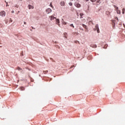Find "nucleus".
I'll use <instances>...</instances> for the list:
<instances>
[{
  "label": "nucleus",
  "instance_id": "20",
  "mask_svg": "<svg viewBox=\"0 0 125 125\" xmlns=\"http://www.w3.org/2000/svg\"><path fill=\"white\" fill-rule=\"evenodd\" d=\"M69 6H72V3H71V2H70L69 3Z\"/></svg>",
  "mask_w": 125,
  "mask_h": 125
},
{
  "label": "nucleus",
  "instance_id": "24",
  "mask_svg": "<svg viewBox=\"0 0 125 125\" xmlns=\"http://www.w3.org/2000/svg\"><path fill=\"white\" fill-rule=\"evenodd\" d=\"M50 6L52 7V3L50 4Z\"/></svg>",
  "mask_w": 125,
  "mask_h": 125
},
{
  "label": "nucleus",
  "instance_id": "4",
  "mask_svg": "<svg viewBox=\"0 0 125 125\" xmlns=\"http://www.w3.org/2000/svg\"><path fill=\"white\" fill-rule=\"evenodd\" d=\"M49 18H50V20H51V21H53V20H54V19H56V18L54 17L53 16H50Z\"/></svg>",
  "mask_w": 125,
  "mask_h": 125
},
{
  "label": "nucleus",
  "instance_id": "21",
  "mask_svg": "<svg viewBox=\"0 0 125 125\" xmlns=\"http://www.w3.org/2000/svg\"><path fill=\"white\" fill-rule=\"evenodd\" d=\"M62 24H63L64 25H66V22L64 21L63 22H62Z\"/></svg>",
  "mask_w": 125,
  "mask_h": 125
},
{
  "label": "nucleus",
  "instance_id": "23",
  "mask_svg": "<svg viewBox=\"0 0 125 125\" xmlns=\"http://www.w3.org/2000/svg\"><path fill=\"white\" fill-rule=\"evenodd\" d=\"M99 1H101V0H98L97 2H99Z\"/></svg>",
  "mask_w": 125,
  "mask_h": 125
},
{
  "label": "nucleus",
  "instance_id": "6",
  "mask_svg": "<svg viewBox=\"0 0 125 125\" xmlns=\"http://www.w3.org/2000/svg\"><path fill=\"white\" fill-rule=\"evenodd\" d=\"M52 11V10H51V9L49 8L48 9H46V13L49 14L51 13V12Z\"/></svg>",
  "mask_w": 125,
  "mask_h": 125
},
{
  "label": "nucleus",
  "instance_id": "18",
  "mask_svg": "<svg viewBox=\"0 0 125 125\" xmlns=\"http://www.w3.org/2000/svg\"><path fill=\"white\" fill-rule=\"evenodd\" d=\"M91 1H92V2H94L96 1V0H91Z\"/></svg>",
  "mask_w": 125,
  "mask_h": 125
},
{
  "label": "nucleus",
  "instance_id": "17",
  "mask_svg": "<svg viewBox=\"0 0 125 125\" xmlns=\"http://www.w3.org/2000/svg\"><path fill=\"white\" fill-rule=\"evenodd\" d=\"M82 16H83V14L80 13V17H81L80 18H82Z\"/></svg>",
  "mask_w": 125,
  "mask_h": 125
},
{
  "label": "nucleus",
  "instance_id": "12",
  "mask_svg": "<svg viewBox=\"0 0 125 125\" xmlns=\"http://www.w3.org/2000/svg\"><path fill=\"white\" fill-rule=\"evenodd\" d=\"M82 27L84 28V29H86V25H85L84 24H82Z\"/></svg>",
  "mask_w": 125,
  "mask_h": 125
},
{
  "label": "nucleus",
  "instance_id": "5",
  "mask_svg": "<svg viewBox=\"0 0 125 125\" xmlns=\"http://www.w3.org/2000/svg\"><path fill=\"white\" fill-rule=\"evenodd\" d=\"M113 7L114 8V10H119V8L117 5H113Z\"/></svg>",
  "mask_w": 125,
  "mask_h": 125
},
{
  "label": "nucleus",
  "instance_id": "30",
  "mask_svg": "<svg viewBox=\"0 0 125 125\" xmlns=\"http://www.w3.org/2000/svg\"><path fill=\"white\" fill-rule=\"evenodd\" d=\"M31 28H33V29H34V27H31Z\"/></svg>",
  "mask_w": 125,
  "mask_h": 125
},
{
  "label": "nucleus",
  "instance_id": "32",
  "mask_svg": "<svg viewBox=\"0 0 125 125\" xmlns=\"http://www.w3.org/2000/svg\"><path fill=\"white\" fill-rule=\"evenodd\" d=\"M66 34V33H64V35H65Z\"/></svg>",
  "mask_w": 125,
  "mask_h": 125
},
{
  "label": "nucleus",
  "instance_id": "15",
  "mask_svg": "<svg viewBox=\"0 0 125 125\" xmlns=\"http://www.w3.org/2000/svg\"><path fill=\"white\" fill-rule=\"evenodd\" d=\"M125 12V8L122 9V14H124Z\"/></svg>",
  "mask_w": 125,
  "mask_h": 125
},
{
  "label": "nucleus",
  "instance_id": "25",
  "mask_svg": "<svg viewBox=\"0 0 125 125\" xmlns=\"http://www.w3.org/2000/svg\"><path fill=\"white\" fill-rule=\"evenodd\" d=\"M24 24L26 25V22L24 21Z\"/></svg>",
  "mask_w": 125,
  "mask_h": 125
},
{
  "label": "nucleus",
  "instance_id": "13",
  "mask_svg": "<svg viewBox=\"0 0 125 125\" xmlns=\"http://www.w3.org/2000/svg\"><path fill=\"white\" fill-rule=\"evenodd\" d=\"M48 72V71H47V70L43 71L44 74H46V73H47Z\"/></svg>",
  "mask_w": 125,
  "mask_h": 125
},
{
  "label": "nucleus",
  "instance_id": "11",
  "mask_svg": "<svg viewBox=\"0 0 125 125\" xmlns=\"http://www.w3.org/2000/svg\"><path fill=\"white\" fill-rule=\"evenodd\" d=\"M56 23L57 24L60 23V20H59V19H56Z\"/></svg>",
  "mask_w": 125,
  "mask_h": 125
},
{
  "label": "nucleus",
  "instance_id": "9",
  "mask_svg": "<svg viewBox=\"0 0 125 125\" xmlns=\"http://www.w3.org/2000/svg\"><path fill=\"white\" fill-rule=\"evenodd\" d=\"M28 8H29V9H34V6H31V5H29V6H28Z\"/></svg>",
  "mask_w": 125,
  "mask_h": 125
},
{
  "label": "nucleus",
  "instance_id": "26",
  "mask_svg": "<svg viewBox=\"0 0 125 125\" xmlns=\"http://www.w3.org/2000/svg\"><path fill=\"white\" fill-rule=\"evenodd\" d=\"M10 22H12V20H10Z\"/></svg>",
  "mask_w": 125,
  "mask_h": 125
},
{
  "label": "nucleus",
  "instance_id": "22",
  "mask_svg": "<svg viewBox=\"0 0 125 125\" xmlns=\"http://www.w3.org/2000/svg\"><path fill=\"white\" fill-rule=\"evenodd\" d=\"M11 13H14V11H12V12H11Z\"/></svg>",
  "mask_w": 125,
  "mask_h": 125
},
{
  "label": "nucleus",
  "instance_id": "7",
  "mask_svg": "<svg viewBox=\"0 0 125 125\" xmlns=\"http://www.w3.org/2000/svg\"><path fill=\"white\" fill-rule=\"evenodd\" d=\"M114 11H117V14H119V15L121 14V11H120L119 10H114Z\"/></svg>",
  "mask_w": 125,
  "mask_h": 125
},
{
  "label": "nucleus",
  "instance_id": "8",
  "mask_svg": "<svg viewBox=\"0 0 125 125\" xmlns=\"http://www.w3.org/2000/svg\"><path fill=\"white\" fill-rule=\"evenodd\" d=\"M75 6L77 7V8H80L81 7L80 4L79 3H76V4H75Z\"/></svg>",
  "mask_w": 125,
  "mask_h": 125
},
{
  "label": "nucleus",
  "instance_id": "1",
  "mask_svg": "<svg viewBox=\"0 0 125 125\" xmlns=\"http://www.w3.org/2000/svg\"><path fill=\"white\" fill-rule=\"evenodd\" d=\"M0 16H1V17L5 16V12L4 11L0 12Z\"/></svg>",
  "mask_w": 125,
  "mask_h": 125
},
{
  "label": "nucleus",
  "instance_id": "2",
  "mask_svg": "<svg viewBox=\"0 0 125 125\" xmlns=\"http://www.w3.org/2000/svg\"><path fill=\"white\" fill-rule=\"evenodd\" d=\"M95 29L96 30L97 33H99V29L98 28V24H96L95 25Z\"/></svg>",
  "mask_w": 125,
  "mask_h": 125
},
{
  "label": "nucleus",
  "instance_id": "27",
  "mask_svg": "<svg viewBox=\"0 0 125 125\" xmlns=\"http://www.w3.org/2000/svg\"><path fill=\"white\" fill-rule=\"evenodd\" d=\"M85 0V1H88V0Z\"/></svg>",
  "mask_w": 125,
  "mask_h": 125
},
{
  "label": "nucleus",
  "instance_id": "29",
  "mask_svg": "<svg viewBox=\"0 0 125 125\" xmlns=\"http://www.w3.org/2000/svg\"><path fill=\"white\" fill-rule=\"evenodd\" d=\"M70 1H74V0H70Z\"/></svg>",
  "mask_w": 125,
  "mask_h": 125
},
{
  "label": "nucleus",
  "instance_id": "31",
  "mask_svg": "<svg viewBox=\"0 0 125 125\" xmlns=\"http://www.w3.org/2000/svg\"><path fill=\"white\" fill-rule=\"evenodd\" d=\"M76 34L77 35H78V33L76 32Z\"/></svg>",
  "mask_w": 125,
  "mask_h": 125
},
{
  "label": "nucleus",
  "instance_id": "10",
  "mask_svg": "<svg viewBox=\"0 0 125 125\" xmlns=\"http://www.w3.org/2000/svg\"><path fill=\"white\" fill-rule=\"evenodd\" d=\"M106 15H110V12H109L108 11H106Z\"/></svg>",
  "mask_w": 125,
  "mask_h": 125
},
{
  "label": "nucleus",
  "instance_id": "33",
  "mask_svg": "<svg viewBox=\"0 0 125 125\" xmlns=\"http://www.w3.org/2000/svg\"><path fill=\"white\" fill-rule=\"evenodd\" d=\"M6 6H8V5H6Z\"/></svg>",
  "mask_w": 125,
  "mask_h": 125
},
{
  "label": "nucleus",
  "instance_id": "19",
  "mask_svg": "<svg viewBox=\"0 0 125 125\" xmlns=\"http://www.w3.org/2000/svg\"><path fill=\"white\" fill-rule=\"evenodd\" d=\"M21 90H24V87H21Z\"/></svg>",
  "mask_w": 125,
  "mask_h": 125
},
{
  "label": "nucleus",
  "instance_id": "28",
  "mask_svg": "<svg viewBox=\"0 0 125 125\" xmlns=\"http://www.w3.org/2000/svg\"><path fill=\"white\" fill-rule=\"evenodd\" d=\"M80 29H81V30L83 31V29H82V28H80Z\"/></svg>",
  "mask_w": 125,
  "mask_h": 125
},
{
  "label": "nucleus",
  "instance_id": "14",
  "mask_svg": "<svg viewBox=\"0 0 125 125\" xmlns=\"http://www.w3.org/2000/svg\"><path fill=\"white\" fill-rule=\"evenodd\" d=\"M17 70L20 71V70H22V69H21L19 67H17Z\"/></svg>",
  "mask_w": 125,
  "mask_h": 125
},
{
  "label": "nucleus",
  "instance_id": "16",
  "mask_svg": "<svg viewBox=\"0 0 125 125\" xmlns=\"http://www.w3.org/2000/svg\"><path fill=\"white\" fill-rule=\"evenodd\" d=\"M70 27H72L73 28H75V26H74V24H71L70 25Z\"/></svg>",
  "mask_w": 125,
  "mask_h": 125
},
{
  "label": "nucleus",
  "instance_id": "3",
  "mask_svg": "<svg viewBox=\"0 0 125 125\" xmlns=\"http://www.w3.org/2000/svg\"><path fill=\"white\" fill-rule=\"evenodd\" d=\"M60 4H61V6H65V2L64 1H61V3H60Z\"/></svg>",
  "mask_w": 125,
  "mask_h": 125
},
{
  "label": "nucleus",
  "instance_id": "34",
  "mask_svg": "<svg viewBox=\"0 0 125 125\" xmlns=\"http://www.w3.org/2000/svg\"><path fill=\"white\" fill-rule=\"evenodd\" d=\"M65 38H66V37H65Z\"/></svg>",
  "mask_w": 125,
  "mask_h": 125
}]
</instances>
